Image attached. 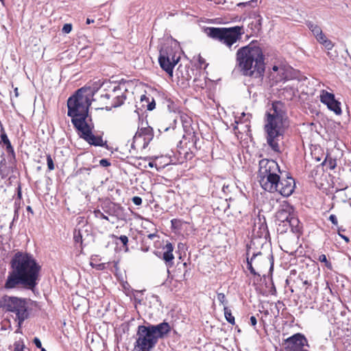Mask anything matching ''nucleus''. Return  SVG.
<instances>
[{
    "label": "nucleus",
    "instance_id": "nucleus-1",
    "mask_svg": "<svg viewBox=\"0 0 351 351\" xmlns=\"http://www.w3.org/2000/svg\"><path fill=\"white\" fill-rule=\"evenodd\" d=\"M12 270L9 271L3 287L13 289L19 287L34 289L38 285L40 266L32 255L16 252L11 260Z\"/></svg>",
    "mask_w": 351,
    "mask_h": 351
},
{
    "label": "nucleus",
    "instance_id": "nucleus-2",
    "mask_svg": "<svg viewBox=\"0 0 351 351\" xmlns=\"http://www.w3.org/2000/svg\"><path fill=\"white\" fill-rule=\"evenodd\" d=\"M264 131L268 145L276 153L281 152L280 141L290 125L285 103L273 101L267 106L264 117Z\"/></svg>",
    "mask_w": 351,
    "mask_h": 351
},
{
    "label": "nucleus",
    "instance_id": "nucleus-3",
    "mask_svg": "<svg viewBox=\"0 0 351 351\" xmlns=\"http://www.w3.org/2000/svg\"><path fill=\"white\" fill-rule=\"evenodd\" d=\"M236 63L243 75L261 81L265 71V56L258 42L253 40L239 48Z\"/></svg>",
    "mask_w": 351,
    "mask_h": 351
},
{
    "label": "nucleus",
    "instance_id": "nucleus-4",
    "mask_svg": "<svg viewBox=\"0 0 351 351\" xmlns=\"http://www.w3.org/2000/svg\"><path fill=\"white\" fill-rule=\"evenodd\" d=\"M93 95L90 88L82 87L67 100V115L71 118V123L76 129L92 121L88 114Z\"/></svg>",
    "mask_w": 351,
    "mask_h": 351
},
{
    "label": "nucleus",
    "instance_id": "nucleus-5",
    "mask_svg": "<svg viewBox=\"0 0 351 351\" xmlns=\"http://www.w3.org/2000/svg\"><path fill=\"white\" fill-rule=\"evenodd\" d=\"M31 304L29 299L16 296L5 295L0 298V309L15 315V320L19 326H21L29 318Z\"/></svg>",
    "mask_w": 351,
    "mask_h": 351
},
{
    "label": "nucleus",
    "instance_id": "nucleus-6",
    "mask_svg": "<svg viewBox=\"0 0 351 351\" xmlns=\"http://www.w3.org/2000/svg\"><path fill=\"white\" fill-rule=\"evenodd\" d=\"M254 244V239L251 241V244ZM251 254V245L247 246L246 251V269L244 270L247 276L250 275L253 277L254 284L255 280L258 281L261 276L268 267L269 270L273 269L274 263L268 256H265L262 252H253Z\"/></svg>",
    "mask_w": 351,
    "mask_h": 351
},
{
    "label": "nucleus",
    "instance_id": "nucleus-7",
    "mask_svg": "<svg viewBox=\"0 0 351 351\" xmlns=\"http://www.w3.org/2000/svg\"><path fill=\"white\" fill-rule=\"evenodd\" d=\"M205 32L209 38L225 45L230 51L237 47L234 45L241 39L245 33L243 27L239 25L231 27H209Z\"/></svg>",
    "mask_w": 351,
    "mask_h": 351
},
{
    "label": "nucleus",
    "instance_id": "nucleus-8",
    "mask_svg": "<svg viewBox=\"0 0 351 351\" xmlns=\"http://www.w3.org/2000/svg\"><path fill=\"white\" fill-rule=\"evenodd\" d=\"M136 338L132 351H151L157 344V337L154 336L148 326H138Z\"/></svg>",
    "mask_w": 351,
    "mask_h": 351
},
{
    "label": "nucleus",
    "instance_id": "nucleus-9",
    "mask_svg": "<svg viewBox=\"0 0 351 351\" xmlns=\"http://www.w3.org/2000/svg\"><path fill=\"white\" fill-rule=\"evenodd\" d=\"M93 128L94 125L91 121L76 128L75 130L78 132L80 136L89 145L95 147H107V141H104L102 136L93 134L92 132Z\"/></svg>",
    "mask_w": 351,
    "mask_h": 351
},
{
    "label": "nucleus",
    "instance_id": "nucleus-10",
    "mask_svg": "<svg viewBox=\"0 0 351 351\" xmlns=\"http://www.w3.org/2000/svg\"><path fill=\"white\" fill-rule=\"evenodd\" d=\"M252 236L265 241L269 237L265 217L260 215L253 219Z\"/></svg>",
    "mask_w": 351,
    "mask_h": 351
},
{
    "label": "nucleus",
    "instance_id": "nucleus-11",
    "mask_svg": "<svg viewBox=\"0 0 351 351\" xmlns=\"http://www.w3.org/2000/svg\"><path fill=\"white\" fill-rule=\"evenodd\" d=\"M130 86L131 84L129 82H121L111 89L114 94L117 104H119L120 106L132 95V93L129 90Z\"/></svg>",
    "mask_w": 351,
    "mask_h": 351
},
{
    "label": "nucleus",
    "instance_id": "nucleus-12",
    "mask_svg": "<svg viewBox=\"0 0 351 351\" xmlns=\"http://www.w3.org/2000/svg\"><path fill=\"white\" fill-rule=\"evenodd\" d=\"M280 175H258V182L261 187L270 193L276 192L278 182H279Z\"/></svg>",
    "mask_w": 351,
    "mask_h": 351
},
{
    "label": "nucleus",
    "instance_id": "nucleus-13",
    "mask_svg": "<svg viewBox=\"0 0 351 351\" xmlns=\"http://www.w3.org/2000/svg\"><path fill=\"white\" fill-rule=\"evenodd\" d=\"M281 173L278 164L274 160L262 159L259 162L258 175H274Z\"/></svg>",
    "mask_w": 351,
    "mask_h": 351
},
{
    "label": "nucleus",
    "instance_id": "nucleus-14",
    "mask_svg": "<svg viewBox=\"0 0 351 351\" xmlns=\"http://www.w3.org/2000/svg\"><path fill=\"white\" fill-rule=\"evenodd\" d=\"M294 212V208L289 202H283L276 213V220L280 223H282L283 226H287L288 220L291 216H293Z\"/></svg>",
    "mask_w": 351,
    "mask_h": 351
},
{
    "label": "nucleus",
    "instance_id": "nucleus-15",
    "mask_svg": "<svg viewBox=\"0 0 351 351\" xmlns=\"http://www.w3.org/2000/svg\"><path fill=\"white\" fill-rule=\"evenodd\" d=\"M173 250L174 247L172 243L167 241L162 247V251L156 253L159 258L165 261L167 267H171L174 264Z\"/></svg>",
    "mask_w": 351,
    "mask_h": 351
},
{
    "label": "nucleus",
    "instance_id": "nucleus-16",
    "mask_svg": "<svg viewBox=\"0 0 351 351\" xmlns=\"http://www.w3.org/2000/svg\"><path fill=\"white\" fill-rule=\"evenodd\" d=\"M276 192H278L284 197H289L293 193L295 183L294 179L291 177L286 178H280Z\"/></svg>",
    "mask_w": 351,
    "mask_h": 351
},
{
    "label": "nucleus",
    "instance_id": "nucleus-17",
    "mask_svg": "<svg viewBox=\"0 0 351 351\" xmlns=\"http://www.w3.org/2000/svg\"><path fill=\"white\" fill-rule=\"evenodd\" d=\"M0 138L1 143L3 145V146L5 147L8 162L12 165H14V164L16 162L15 152L3 128L1 130Z\"/></svg>",
    "mask_w": 351,
    "mask_h": 351
},
{
    "label": "nucleus",
    "instance_id": "nucleus-18",
    "mask_svg": "<svg viewBox=\"0 0 351 351\" xmlns=\"http://www.w3.org/2000/svg\"><path fill=\"white\" fill-rule=\"evenodd\" d=\"M148 327L153 332L154 336L157 337V341L159 339H162L167 336L171 331V326L169 323L163 322L157 325H148Z\"/></svg>",
    "mask_w": 351,
    "mask_h": 351
},
{
    "label": "nucleus",
    "instance_id": "nucleus-19",
    "mask_svg": "<svg viewBox=\"0 0 351 351\" xmlns=\"http://www.w3.org/2000/svg\"><path fill=\"white\" fill-rule=\"evenodd\" d=\"M270 77L275 83H278L289 79L288 71L285 66H273Z\"/></svg>",
    "mask_w": 351,
    "mask_h": 351
},
{
    "label": "nucleus",
    "instance_id": "nucleus-20",
    "mask_svg": "<svg viewBox=\"0 0 351 351\" xmlns=\"http://www.w3.org/2000/svg\"><path fill=\"white\" fill-rule=\"evenodd\" d=\"M153 129L150 126L142 127L138 128L133 137L132 147L136 149V143L143 137V141H149L153 137Z\"/></svg>",
    "mask_w": 351,
    "mask_h": 351
},
{
    "label": "nucleus",
    "instance_id": "nucleus-21",
    "mask_svg": "<svg viewBox=\"0 0 351 351\" xmlns=\"http://www.w3.org/2000/svg\"><path fill=\"white\" fill-rule=\"evenodd\" d=\"M180 120L185 134L192 136V141L196 144L197 136L193 127V120L186 114H180Z\"/></svg>",
    "mask_w": 351,
    "mask_h": 351
},
{
    "label": "nucleus",
    "instance_id": "nucleus-22",
    "mask_svg": "<svg viewBox=\"0 0 351 351\" xmlns=\"http://www.w3.org/2000/svg\"><path fill=\"white\" fill-rule=\"evenodd\" d=\"M101 98L105 102L107 109L111 110L112 108L120 106L119 104H117L114 94L112 90H109L105 94L101 95Z\"/></svg>",
    "mask_w": 351,
    "mask_h": 351
},
{
    "label": "nucleus",
    "instance_id": "nucleus-23",
    "mask_svg": "<svg viewBox=\"0 0 351 351\" xmlns=\"http://www.w3.org/2000/svg\"><path fill=\"white\" fill-rule=\"evenodd\" d=\"M159 56H167L168 59H170L173 64H177L180 60V56L177 55L176 51L171 46L162 47L160 50Z\"/></svg>",
    "mask_w": 351,
    "mask_h": 351
},
{
    "label": "nucleus",
    "instance_id": "nucleus-24",
    "mask_svg": "<svg viewBox=\"0 0 351 351\" xmlns=\"http://www.w3.org/2000/svg\"><path fill=\"white\" fill-rule=\"evenodd\" d=\"M158 62L160 67L165 71L170 76L173 75V70L176 64H173L168 57L159 56Z\"/></svg>",
    "mask_w": 351,
    "mask_h": 351
},
{
    "label": "nucleus",
    "instance_id": "nucleus-25",
    "mask_svg": "<svg viewBox=\"0 0 351 351\" xmlns=\"http://www.w3.org/2000/svg\"><path fill=\"white\" fill-rule=\"evenodd\" d=\"M287 226H289L291 230L293 232L300 233L302 231V226L296 216L295 212L293 213V216H291L287 223Z\"/></svg>",
    "mask_w": 351,
    "mask_h": 351
},
{
    "label": "nucleus",
    "instance_id": "nucleus-26",
    "mask_svg": "<svg viewBox=\"0 0 351 351\" xmlns=\"http://www.w3.org/2000/svg\"><path fill=\"white\" fill-rule=\"evenodd\" d=\"M316 40L328 51L332 50L335 46V44L323 32L316 37Z\"/></svg>",
    "mask_w": 351,
    "mask_h": 351
},
{
    "label": "nucleus",
    "instance_id": "nucleus-27",
    "mask_svg": "<svg viewBox=\"0 0 351 351\" xmlns=\"http://www.w3.org/2000/svg\"><path fill=\"white\" fill-rule=\"evenodd\" d=\"M73 241L76 247L80 248V252H82L83 246V239L82 234L80 230L75 229L73 231Z\"/></svg>",
    "mask_w": 351,
    "mask_h": 351
},
{
    "label": "nucleus",
    "instance_id": "nucleus-28",
    "mask_svg": "<svg viewBox=\"0 0 351 351\" xmlns=\"http://www.w3.org/2000/svg\"><path fill=\"white\" fill-rule=\"evenodd\" d=\"M10 167H8L6 165V161L5 159L3 158L0 162V175L1 176L2 178H5L8 176V175L10 173V168H12L16 166V163L14 165H12L10 162Z\"/></svg>",
    "mask_w": 351,
    "mask_h": 351
},
{
    "label": "nucleus",
    "instance_id": "nucleus-29",
    "mask_svg": "<svg viewBox=\"0 0 351 351\" xmlns=\"http://www.w3.org/2000/svg\"><path fill=\"white\" fill-rule=\"evenodd\" d=\"M335 95L328 92L326 90H322L320 94V101L324 104L328 106L331 101L335 99Z\"/></svg>",
    "mask_w": 351,
    "mask_h": 351
},
{
    "label": "nucleus",
    "instance_id": "nucleus-30",
    "mask_svg": "<svg viewBox=\"0 0 351 351\" xmlns=\"http://www.w3.org/2000/svg\"><path fill=\"white\" fill-rule=\"evenodd\" d=\"M262 21L263 18L259 14H256L254 21L250 23V25H252V29L254 32H259L261 29L262 27Z\"/></svg>",
    "mask_w": 351,
    "mask_h": 351
},
{
    "label": "nucleus",
    "instance_id": "nucleus-31",
    "mask_svg": "<svg viewBox=\"0 0 351 351\" xmlns=\"http://www.w3.org/2000/svg\"><path fill=\"white\" fill-rule=\"evenodd\" d=\"M328 108L332 111H333L336 114L339 115L341 114L342 110L341 108V103L336 100L333 99L328 105L327 106Z\"/></svg>",
    "mask_w": 351,
    "mask_h": 351
},
{
    "label": "nucleus",
    "instance_id": "nucleus-32",
    "mask_svg": "<svg viewBox=\"0 0 351 351\" xmlns=\"http://www.w3.org/2000/svg\"><path fill=\"white\" fill-rule=\"evenodd\" d=\"M224 316L226 321L232 325L235 324V319L232 315L231 310L226 306H223Z\"/></svg>",
    "mask_w": 351,
    "mask_h": 351
},
{
    "label": "nucleus",
    "instance_id": "nucleus-33",
    "mask_svg": "<svg viewBox=\"0 0 351 351\" xmlns=\"http://www.w3.org/2000/svg\"><path fill=\"white\" fill-rule=\"evenodd\" d=\"M307 25L315 38L323 32L321 27L316 24L309 22Z\"/></svg>",
    "mask_w": 351,
    "mask_h": 351
},
{
    "label": "nucleus",
    "instance_id": "nucleus-34",
    "mask_svg": "<svg viewBox=\"0 0 351 351\" xmlns=\"http://www.w3.org/2000/svg\"><path fill=\"white\" fill-rule=\"evenodd\" d=\"M317 260L319 261H320L321 263H324L325 266L329 269H332V264L331 263L328 261L327 258H326V256L325 254H321L319 256Z\"/></svg>",
    "mask_w": 351,
    "mask_h": 351
},
{
    "label": "nucleus",
    "instance_id": "nucleus-35",
    "mask_svg": "<svg viewBox=\"0 0 351 351\" xmlns=\"http://www.w3.org/2000/svg\"><path fill=\"white\" fill-rule=\"evenodd\" d=\"M141 101H143L144 100H146V101L148 103L147 104V110H152L156 107V103L154 99H152V101L151 102H149V98L146 97V95H143L141 96Z\"/></svg>",
    "mask_w": 351,
    "mask_h": 351
},
{
    "label": "nucleus",
    "instance_id": "nucleus-36",
    "mask_svg": "<svg viewBox=\"0 0 351 351\" xmlns=\"http://www.w3.org/2000/svg\"><path fill=\"white\" fill-rule=\"evenodd\" d=\"M46 158H47V167H48L49 171H51L54 170L55 165H54L53 160L51 158V156L49 154H48L46 156Z\"/></svg>",
    "mask_w": 351,
    "mask_h": 351
},
{
    "label": "nucleus",
    "instance_id": "nucleus-37",
    "mask_svg": "<svg viewBox=\"0 0 351 351\" xmlns=\"http://www.w3.org/2000/svg\"><path fill=\"white\" fill-rule=\"evenodd\" d=\"M94 215L96 218L104 219L109 221L108 216L105 215L100 210L96 209L93 211Z\"/></svg>",
    "mask_w": 351,
    "mask_h": 351
},
{
    "label": "nucleus",
    "instance_id": "nucleus-38",
    "mask_svg": "<svg viewBox=\"0 0 351 351\" xmlns=\"http://www.w3.org/2000/svg\"><path fill=\"white\" fill-rule=\"evenodd\" d=\"M217 300L220 304H223V306H226V304L228 303V301L224 293H217Z\"/></svg>",
    "mask_w": 351,
    "mask_h": 351
},
{
    "label": "nucleus",
    "instance_id": "nucleus-39",
    "mask_svg": "<svg viewBox=\"0 0 351 351\" xmlns=\"http://www.w3.org/2000/svg\"><path fill=\"white\" fill-rule=\"evenodd\" d=\"M119 239L121 241V242L122 243L124 247H125L126 248L128 247V238L126 235H121L119 237Z\"/></svg>",
    "mask_w": 351,
    "mask_h": 351
},
{
    "label": "nucleus",
    "instance_id": "nucleus-40",
    "mask_svg": "<svg viewBox=\"0 0 351 351\" xmlns=\"http://www.w3.org/2000/svg\"><path fill=\"white\" fill-rule=\"evenodd\" d=\"M132 202L136 205V206H140L142 204V198L141 197H138V196H134L132 197Z\"/></svg>",
    "mask_w": 351,
    "mask_h": 351
},
{
    "label": "nucleus",
    "instance_id": "nucleus-41",
    "mask_svg": "<svg viewBox=\"0 0 351 351\" xmlns=\"http://www.w3.org/2000/svg\"><path fill=\"white\" fill-rule=\"evenodd\" d=\"M328 219L331 221V223L333 225H335V226H337L338 225V220H337V218L336 215H330L329 216Z\"/></svg>",
    "mask_w": 351,
    "mask_h": 351
},
{
    "label": "nucleus",
    "instance_id": "nucleus-42",
    "mask_svg": "<svg viewBox=\"0 0 351 351\" xmlns=\"http://www.w3.org/2000/svg\"><path fill=\"white\" fill-rule=\"evenodd\" d=\"M72 29V25L71 24H65L62 27V31L64 33H69Z\"/></svg>",
    "mask_w": 351,
    "mask_h": 351
},
{
    "label": "nucleus",
    "instance_id": "nucleus-43",
    "mask_svg": "<svg viewBox=\"0 0 351 351\" xmlns=\"http://www.w3.org/2000/svg\"><path fill=\"white\" fill-rule=\"evenodd\" d=\"M99 165L102 167H109L110 165V162L107 159H101L99 160Z\"/></svg>",
    "mask_w": 351,
    "mask_h": 351
},
{
    "label": "nucleus",
    "instance_id": "nucleus-44",
    "mask_svg": "<svg viewBox=\"0 0 351 351\" xmlns=\"http://www.w3.org/2000/svg\"><path fill=\"white\" fill-rule=\"evenodd\" d=\"M33 342L35 344V346L38 348H40L41 349L43 347H42V343H41V341H40V339L37 337H35L33 340Z\"/></svg>",
    "mask_w": 351,
    "mask_h": 351
},
{
    "label": "nucleus",
    "instance_id": "nucleus-45",
    "mask_svg": "<svg viewBox=\"0 0 351 351\" xmlns=\"http://www.w3.org/2000/svg\"><path fill=\"white\" fill-rule=\"evenodd\" d=\"M90 170V168H86V167H82V168H80L77 171H76V175H78V174H81V173H83L84 171H89Z\"/></svg>",
    "mask_w": 351,
    "mask_h": 351
},
{
    "label": "nucleus",
    "instance_id": "nucleus-46",
    "mask_svg": "<svg viewBox=\"0 0 351 351\" xmlns=\"http://www.w3.org/2000/svg\"><path fill=\"white\" fill-rule=\"evenodd\" d=\"M171 225L173 227H177L178 226H179L180 224V220L179 219H173L171 221Z\"/></svg>",
    "mask_w": 351,
    "mask_h": 351
},
{
    "label": "nucleus",
    "instance_id": "nucleus-47",
    "mask_svg": "<svg viewBox=\"0 0 351 351\" xmlns=\"http://www.w3.org/2000/svg\"><path fill=\"white\" fill-rule=\"evenodd\" d=\"M147 238L148 239L154 240L156 238L159 239V236L157 234H156V233H152V234H149L147 236Z\"/></svg>",
    "mask_w": 351,
    "mask_h": 351
},
{
    "label": "nucleus",
    "instance_id": "nucleus-48",
    "mask_svg": "<svg viewBox=\"0 0 351 351\" xmlns=\"http://www.w3.org/2000/svg\"><path fill=\"white\" fill-rule=\"evenodd\" d=\"M257 320L255 316H251L250 317V324L252 326H255L256 325Z\"/></svg>",
    "mask_w": 351,
    "mask_h": 351
},
{
    "label": "nucleus",
    "instance_id": "nucleus-49",
    "mask_svg": "<svg viewBox=\"0 0 351 351\" xmlns=\"http://www.w3.org/2000/svg\"><path fill=\"white\" fill-rule=\"evenodd\" d=\"M92 266L94 267V266L93 265H92ZM95 267L99 270L104 269H105V263H101V264L96 265L95 266Z\"/></svg>",
    "mask_w": 351,
    "mask_h": 351
},
{
    "label": "nucleus",
    "instance_id": "nucleus-50",
    "mask_svg": "<svg viewBox=\"0 0 351 351\" xmlns=\"http://www.w3.org/2000/svg\"><path fill=\"white\" fill-rule=\"evenodd\" d=\"M339 235L347 243H348L350 242V239L345 236V235H343V234H341L340 233H339Z\"/></svg>",
    "mask_w": 351,
    "mask_h": 351
},
{
    "label": "nucleus",
    "instance_id": "nucleus-51",
    "mask_svg": "<svg viewBox=\"0 0 351 351\" xmlns=\"http://www.w3.org/2000/svg\"><path fill=\"white\" fill-rule=\"evenodd\" d=\"M94 23V20L90 19L88 18L86 19V24H90V23Z\"/></svg>",
    "mask_w": 351,
    "mask_h": 351
},
{
    "label": "nucleus",
    "instance_id": "nucleus-52",
    "mask_svg": "<svg viewBox=\"0 0 351 351\" xmlns=\"http://www.w3.org/2000/svg\"><path fill=\"white\" fill-rule=\"evenodd\" d=\"M14 93H15V95H16V97L19 95V92H18V88H16L14 89Z\"/></svg>",
    "mask_w": 351,
    "mask_h": 351
},
{
    "label": "nucleus",
    "instance_id": "nucleus-53",
    "mask_svg": "<svg viewBox=\"0 0 351 351\" xmlns=\"http://www.w3.org/2000/svg\"><path fill=\"white\" fill-rule=\"evenodd\" d=\"M162 129L164 130V131H167L168 130V128H162Z\"/></svg>",
    "mask_w": 351,
    "mask_h": 351
},
{
    "label": "nucleus",
    "instance_id": "nucleus-54",
    "mask_svg": "<svg viewBox=\"0 0 351 351\" xmlns=\"http://www.w3.org/2000/svg\"><path fill=\"white\" fill-rule=\"evenodd\" d=\"M304 285H310L307 280H305V281L304 282Z\"/></svg>",
    "mask_w": 351,
    "mask_h": 351
},
{
    "label": "nucleus",
    "instance_id": "nucleus-55",
    "mask_svg": "<svg viewBox=\"0 0 351 351\" xmlns=\"http://www.w3.org/2000/svg\"><path fill=\"white\" fill-rule=\"evenodd\" d=\"M40 350H41V351H47L44 348H42L40 349Z\"/></svg>",
    "mask_w": 351,
    "mask_h": 351
},
{
    "label": "nucleus",
    "instance_id": "nucleus-56",
    "mask_svg": "<svg viewBox=\"0 0 351 351\" xmlns=\"http://www.w3.org/2000/svg\"><path fill=\"white\" fill-rule=\"evenodd\" d=\"M149 165L150 167H153V164H152V162H149Z\"/></svg>",
    "mask_w": 351,
    "mask_h": 351
},
{
    "label": "nucleus",
    "instance_id": "nucleus-57",
    "mask_svg": "<svg viewBox=\"0 0 351 351\" xmlns=\"http://www.w3.org/2000/svg\"><path fill=\"white\" fill-rule=\"evenodd\" d=\"M334 168H335V165H331L330 169H334Z\"/></svg>",
    "mask_w": 351,
    "mask_h": 351
},
{
    "label": "nucleus",
    "instance_id": "nucleus-58",
    "mask_svg": "<svg viewBox=\"0 0 351 351\" xmlns=\"http://www.w3.org/2000/svg\"><path fill=\"white\" fill-rule=\"evenodd\" d=\"M21 191H19V197H21Z\"/></svg>",
    "mask_w": 351,
    "mask_h": 351
},
{
    "label": "nucleus",
    "instance_id": "nucleus-59",
    "mask_svg": "<svg viewBox=\"0 0 351 351\" xmlns=\"http://www.w3.org/2000/svg\"><path fill=\"white\" fill-rule=\"evenodd\" d=\"M27 210H31V207H30V206H28V207H27Z\"/></svg>",
    "mask_w": 351,
    "mask_h": 351
}]
</instances>
